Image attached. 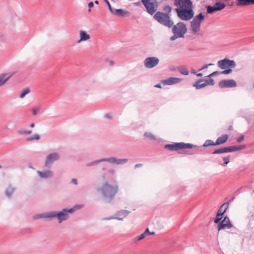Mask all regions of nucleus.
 Segmentation results:
<instances>
[{
	"mask_svg": "<svg viewBox=\"0 0 254 254\" xmlns=\"http://www.w3.org/2000/svg\"><path fill=\"white\" fill-rule=\"evenodd\" d=\"M30 127L32 128L34 127H35V124L34 123L31 124L30 125Z\"/></svg>",
	"mask_w": 254,
	"mask_h": 254,
	"instance_id": "680f3d73",
	"label": "nucleus"
},
{
	"mask_svg": "<svg viewBox=\"0 0 254 254\" xmlns=\"http://www.w3.org/2000/svg\"><path fill=\"white\" fill-rule=\"evenodd\" d=\"M154 234H155V232H150L149 236L151 235H154Z\"/></svg>",
	"mask_w": 254,
	"mask_h": 254,
	"instance_id": "0e129e2a",
	"label": "nucleus"
},
{
	"mask_svg": "<svg viewBox=\"0 0 254 254\" xmlns=\"http://www.w3.org/2000/svg\"><path fill=\"white\" fill-rule=\"evenodd\" d=\"M105 162L117 165H124L127 163L128 160L127 158H117L114 157L104 158Z\"/></svg>",
	"mask_w": 254,
	"mask_h": 254,
	"instance_id": "4468645a",
	"label": "nucleus"
},
{
	"mask_svg": "<svg viewBox=\"0 0 254 254\" xmlns=\"http://www.w3.org/2000/svg\"><path fill=\"white\" fill-rule=\"evenodd\" d=\"M82 205H75L70 208H64L61 210L55 211L56 218L59 223H62L63 221L67 220L69 218V214H72L75 211L82 208Z\"/></svg>",
	"mask_w": 254,
	"mask_h": 254,
	"instance_id": "7ed1b4c3",
	"label": "nucleus"
},
{
	"mask_svg": "<svg viewBox=\"0 0 254 254\" xmlns=\"http://www.w3.org/2000/svg\"><path fill=\"white\" fill-rule=\"evenodd\" d=\"M104 1L107 3V5H108V7L109 8V9L110 12L111 13V12L114 9V8L112 7L111 4H110L109 2L107 0H104Z\"/></svg>",
	"mask_w": 254,
	"mask_h": 254,
	"instance_id": "49530a36",
	"label": "nucleus"
},
{
	"mask_svg": "<svg viewBox=\"0 0 254 254\" xmlns=\"http://www.w3.org/2000/svg\"><path fill=\"white\" fill-rule=\"evenodd\" d=\"M107 173L109 174H110V175H114L116 173V171L115 169H109L108 171H107Z\"/></svg>",
	"mask_w": 254,
	"mask_h": 254,
	"instance_id": "c03bdc74",
	"label": "nucleus"
},
{
	"mask_svg": "<svg viewBox=\"0 0 254 254\" xmlns=\"http://www.w3.org/2000/svg\"><path fill=\"white\" fill-rule=\"evenodd\" d=\"M119 190L118 185L112 186L107 182H105L102 186L97 189L105 200L110 202L114 197Z\"/></svg>",
	"mask_w": 254,
	"mask_h": 254,
	"instance_id": "f257e3e1",
	"label": "nucleus"
},
{
	"mask_svg": "<svg viewBox=\"0 0 254 254\" xmlns=\"http://www.w3.org/2000/svg\"><path fill=\"white\" fill-rule=\"evenodd\" d=\"M222 216H223V215L220 214L219 213H217L216 218L214 220V222L216 224H217V223L219 224L220 223V221L222 218Z\"/></svg>",
	"mask_w": 254,
	"mask_h": 254,
	"instance_id": "58836bf2",
	"label": "nucleus"
},
{
	"mask_svg": "<svg viewBox=\"0 0 254 254\" xmlns=\"http://www.w3.org/2000/svg\"><path fill=\"white\" fill-rule=\"evenodd\" d=\"M204 20L202 13L195 16L190 22L191 29L194 34H197L200 30L201 23Z\"/></svg>",
	"mask_w": 254,
	"mask_h": 254,
	"instance_id": "39448f33",
	"label": "nucleus"
},
{
	"mask_svg": "<svg viewBox=\"0 0 254 254\" xmlns=\"http://www.w3.org/2000/svg\"><path fill=\"white\" fill-rule=\"evenodd\" d=\"M193 146H194L190 143H185L184 142L176 143V150L192 148Z\"/></svg>",
	"mask_w": 254,
	"mask_h": 254,
	"instance_id": "412c9836",
	"label": "nucleus"
},
{
	"mask_svg": "<svg viewBox=\"0 0 254 254\" xmlns=\"http://www.w3.org/2000/svg\"><path fill=\"white\" fill-rule=\"evenodd\" d=\"M11 74L3 73L0 74V87L3 85L11 77Z\"/></svg>",
	"mask_w": 254,
	"mask_h": 254,
	"instance_id": "4be33fe9",
	"label": "nucleus"
},
{
	"mask_svg": "<svg viewBox=\"0 0 254 254\" xmlns=\"http://www.w3.org/2000/svg\"><path fill=\"white\" fill-rule=\"evenodd\" d=\"M43 219L51 220L56 218L55 211H48L43 213Z\"/></svg>",
	"mask_w": 254,
	"mask_h": 254,
	"instance_id": "5701e85b",
	"label": "nucleus"
},
{
	"mask_svg": "<svg viewBox=\"0 0 254 254\" xmlns=\"http://www.w3.org/2000/svg\"><path fill=\"white\" fill-rule=\"evenodd\" d=\"M196 75H197V76H202V74L201 73H197V74H196Z\"/></svg>",
	"mask_w": 254,
	"mask_h": 254,
	"instance_id": "e2e57ef3",
	"label": "nucleus"
},
{
	"mask_svg": "<svg viewBox=\"0 0 254 254\" xmlns=\"http://www.w3.org/2000/svg\"><path fill=\"white\" fill-rule=\"evenodd\" d=\"M251 0V2L252 4H254V0Z\"/></svg>",
	"mask_w": 254,
	"mask_h": 254,
	"instance_id": "69168bd1",
	"label": "nucleus"
},
{
	"mask_svg": "<svg viewBox=\"0 0 254 254\" xmlns=\"http://www.w3.org/2000/svg\"><path fill=\"white\" fill-rule=\"evenodd\" d=\"M94 2H95V4H99V1H98V0H95V1H94Z\"/></svg>",
	"mask_w": 254,
	"mask_h": 254,
	"instance_id": "338daca9",
	"label": "nucleus"
},
{
	"mask_svg": "<svg viewBox=\"0 0 254 254\" xmlns=\"http://www.w3.org/2000/svg\"><path fill=\"white\" fill-rule=\"evenodd\" d=\"M15 190V188L14 187L12 186L11 185L8 186L5 190V195L7 197L10 198Z\"/></svg>",
	"mask_w": 254,
	"mask_h": 254,
	"instance_id": "393cba45",
	"label": "nucleus"
},
{
	"mask_svg": "<svg viewBox=\"0 0 254 254\" xmlns=\"http://www.w3.org/2000/svg\"><path fill=\"white\" fill-rule=\"evenodd\" d=\"M39 111V110L37 108H33L32 109V113L33 115H36L37 114L38 112Z\"/></svg>",
	"mask_w": 254,
	"mask_h": 254,
	"instance_id": "603ef678",
	"label": "nucleus"
},
{
	"mask_svg": "<svg viewBox=\"0 0 254 254\" xmlns=\"http://www.w3.org/2000/svg\"><path fill=\"white\" fill-rule=\"evenodd\" d=\"M111 13L113 15H117L119 17H128L130 15V13L124 9H115L111 12Z\"/></svg>",
	"mask_w": 254,
	"mask_h": 254,
	"instance_id": "a211bd4d",
	"label": "nucleus"
},
{
	"mask_svg": "<svg viewBox=\"0 0 254 254\" xmlns=\"http://www.w3.org/2000/svg\"><path fill=\"white\" fill-rule=\"evenodd\" d=\"M164 10L166 11H168L167 13H164L162 12L158 11L154 15V18L160 24L171 27L174 24L173 21L170 20V12L171 11V8L169 6H166L164 7Z\"/></svg>",
	"mask_w": 254,
	"mask_h": 254,
	"instance_id": "f03ea898",
	"label": "nucleus"
},
{
	"mask_svg": "<svg viewBox=\"0 0 254 254\" xmlns=\"http://www.w3.org/2000/svg\"><path fill=\"white\" fill-rule=\"evenodd\" d=\"M93 5H94V3H93V2H92V1H91V2H89V3H88V7H89V8H91V7H92L93 6Z\"/></svg>",
	"mask_w": 254,
	"mask_h": 254,
	"instance_id": "6e6d98bb",
	"label": "nucleus"
},
{
	"mask_svg": "<svg viewBox=\"0 0 254 254\" xmlns=\"http://www.w3.org/2000/svg\"><path fill=\"white\" fill-rule=\"evenodd\" d=\"M244 135H242L240 137H239L237 139V141H238V142L240 143L244 140Z\"/></svg>",
	"mask_w": 254,
	"mask_h": 254,
	"instance_id": "8fccbe9b",
	"label": "nucleus"
},
{
	"mask_svg": "<svg viewBox=\"0 0 254 254\" xmlns=\"http://www.w3.org/2000/svg\"><path fill=\"white\" fill-rule=\"evenodd\" d=\"M176 11L178 17L183 20L189 21L194 16L193 7L187 8H176Z\"/></svg>",
	"mask_w": 254,
	"mask_h": 254,
	"instance_id": "20e7f679",
	"label": "nucleus"
},
{
	"mask_svg": "<svg viewBox=\"0 0 254 254\" xmlns=\"http://www.w3.org/2000/svg\"><path fill=\"white\" fill-rule=\"evenodd\" d=\"M164 148L171 151H175V144H166L164 146Z\"/></svg>",
	"mask_w": 254,
	"mask_h": 254,
	"instance_id": "ea45409f",
	"label": "nucleus"
},
{
	"mask_svg": "<svg viewBox=\"0 0 254 254\" xmlns=\"http://www.w3.org/2000/svg\"><path fill=\"white\" fill-rule=\"evenodd\" d=\"M103 162H105L104 158H101L99 160H95L91 162H90L86 164V166L90 167V166H95V165L99 164L100 163Z\"/></svg>",
	"mask_w": 254,
	"mask_h": 254,
	"instance_id": "7c9ffc66",
	"label": "nucleus"
},
{
	"mask_svg": "<svg viewBox=\"0 0 254 254\" xmlns=\"http://www.w3.org/2000/svg\"><path fill=\"white\" fill-rule=\"evenodd\" d=\"M245 146H232L226 147L221 148L218 149L214 150L213 152V154H221L226 152H234L237 150H240L242 149L245 148Z\"/></svg>",
	"mask_w": 254,
	"mask_h": 254,
	"instance_id": "1a4fd4ad",
	"label": "nucleus"
},
{
	"mask_svg": "<svg viewBox=\"0 0 254 254\" xmlns=\"http://www.w3.org/2000/svg\"><path fill=\"white\" fill-rule=\"evenodd\" d=\"M187 31L186 25L183 22H179L176 25V39L183 37Z\"/></svg>",
	"mask_w": 254,
	"mask_h": 254,
	"instance_id": "f8f14e48",
	"label": "nucleus"
},
{
	"mask_svg": "<svg viewBox=\"0 0 254 254\" xmlns=\"http://www.w3.org/2000/svg\"><path fill=\"white\" fill-rule=\"evenodd\" d=\"M142 166V164H137L134 166L135 168L140 167Z\"/></svg>",
	"mask_w": 254,
	"mask_h": 254,
	"instance_id": "4d7b16f0",
	"label": "nucleus"
},
{
	"mask_svg": "<svg viewBox=\"0 0 254 254\" xmlns=\"http://www.w3.org/2000/svg\"><path fill=\"white\" fill-rule=\"evenodd\" d=\"M40 137L38 134H35L32 136H31L30 137H28L27 138V141H30L33 140H39L40 139Z\"/></svg>",
	"mask_w": 254,
	"mask_h": 254,
	"instance_id": "4c0bfd02",
	"label": "nucleus"
},
{
	"mask_svg": "<svg viewBox=\"0 0 254 254\" xmlns=\"http://www.w3.org/2000/svg\"><path fill=\"white\" fill-rule=\"evenodd\" d=\"M218 65L221 69H226L230 67L234 68L236 64L234 61L225 59L219 61L218 62Z\"/></svg>",
	"mask_w": 254,
	"mask_h": 254,
	"instance_id": "ddd939ff",
	"label": "nucleus"
},
{
	"mask_svg": "<svg viewBox=\"0 0 254 254\" xmlns=\"http://www.w3.org/2000/svg\"><path fill=\"white\" fill-rule=\"evenodd\" d=\"M172 31L174 35L170 37V40L172 41L175 40V26H174L172 29Z\"/></svg>",
	"mask_w": 254,
	"mask_h": 254,
	"instance_id": "09e8293b",
	"label": "nucleus"
},
{
	"mask_svg": "<svg viewBox=\"0 0 254 254\" xmlns=\"http://www.w3.org/2000/svg\"><path fill=\"white\" fill-rule=\"evenodd\" d=\"M224 165H227L230 161V156H227L223 158Z\"/></svg>",
	"mask_w": 254,
	"mask_h": 254,
	"instance_id": "79ce46f5",
	"label": "nucleus"
},
{
	"mask_svg": "<svg viewBox=\"0 0 254 254\" xmlns=\"http://www.w3.org/2000/svg\"><path fill=\"white\" fill-rule=\"evenodd\" d=\"M155 87H156V88H162V86L160 84H156L155 86H154Z\"/></svg>",
	"mask_w": 254,
	"mask_h": 254,
	"instance_id": "052dcab7",
	"label": "nucleus"
},
{
	"mask_svg": "<svg viewBox=\"0 0 254 254\" xmlns=\"http://www.w3.org/2000/svg\"><path fill=\"white\" fill-rule=\"evenodd\" d=\"M32 130H25V129H21L17 131L18 134L20 135H25V134H29L32 133Z\"/></svg>",
	"mask_w": 254,
	"mask_h": 254,
	"instance_id": "c9c22d12",
	"label": "nucleus"
},
{
	"mask_svg": "<svg viewBox=\"0 0 254 254\" xmlns=\"http://www.w3.org/2000/svg\"><path fill=\"white\" fill-rule=\"evenodd\" d=\"M146 237H147L146 235L144 233H143L140 235L136 237L133 240V241L134 242L139 241L144 239Z\"/></svg>",
	"mask_w": 254,
	"mask_h": 254,
	"instance_id": "e433bc0d",
	"label": "nucleus"
},
{
	"mask_svg": "<svg viewBox=\"0 0 254 254\" xmlns=\"http://www.w3.org/2000/svg\"><path fill=\"white\" fill-rule=\"evenodd\" d=\"M161 83L163 85H171L175 84V77H170L168 79L162 80Z\"/></svg>",
	"mask_w": 254,
	"mask_h": 254,
	"instance_id": "a878e982",
	"label": "nucleus"
},
{
	"mask_svg": "<svg viewBox=\"0 0 254 254\" xmlns=\"http://www.w3.org/2000/svg\"><path fill=\"white\" fill-rule=\"evenodd\" d=\"M218 11L221 10L225 7V4L221 2H217L214 5Z\"/></svg>",
	"mask_w": 254,
	"mask_h": 254,
	"instance_id": "2f4dec72",
	"label": "nucleus"
},
{
	"mask_svg": "<svg viewBox=\"0 0 254 254\" xmlns=\"http://www.w3.org/2000/svg\"><path fill=\"white\" fill-rule=\"evenodd\" d=\"M177 70L180 73L185 75H188L189 72L187 67L184 65L178 66Z\"/></svg>",
	"mask_w": 254,
	"mask_h": 254,
	"instance_id": "cd10ccee",
	"label": "nucleus"
},
{
	"mask_svg": "<svg viewBox=\"0 0 254 254\" xmlns=\"http://www.w3.org/2000/svg\"><path fill=\"white\" fill-rule=\"evenodd\" d=\"M80 39L77 41V43L79 44L83 41H86L90 39V36L86 31L80 30L79 32Z\"/></svg>",
	"mask_w": 254,
	"mask_h": 254,
	"instance_id": "aec40b11",
	"label": "nucleus"
},
{
	"mask_svg": "<svg viewBox=\"0 0 254 254\" xmlns=\"http://www.w3.org/2000/svg\"><path fill=\"white\" fill-rule=\"evenodd\" d=\"M71 183L75 185H77L78 184L77 180L76 179H74V178L72 179L71 180Z\"/></svg>",
	"mask_w": 254,
	"mask_h": 254,
	"instance_id": "3c124183",
	"label": "nucleus"
},
{
	"mask_svg": "<svg viewBox=\"0 0 254 254\" xmlns=\"http://www.w3.org/2000/svg\"><path fill=\"white\" fill-rule=\"evenodd\" d=\"M176 5L179 8H187L193 7L190 0H176Z\"/></svg>",
	"mask_w": 254,
	"mask_h": 254,
	"instance_id": "f3484780",
	"label": "nucleus"
},
{
	"mask_svg": "<svg viewBox=\"0 0 254 254\" xmlns=\"http://www.w3.org/2000/svg\"><path fill=\"white\" fill-rule=\"evenodd\" d=\"M217 11L218 10L214 5H213V6H208L207 7V12L208 13L211 14Z\"/></svg>",
	"mask_w": 254,
	"mask_h": 254,
	"instance_id": "473e14b6",
	"label": "nucleus"
},
{
	"mask_svg": "<svg viewBox=\"0 0 254 254\" xmlns=\"http://www.w3.org/2000/svg\"><path fill=\"white\" fill-rule=\"evenodd\" d=\"M222 74L221 73V71H214L213 73L210 74L207 76L208 77H211V76L217 75H219V74Z\"/></svg>",
	"mask_w": 254,
	"mask_h": 254,
	"instance_id": "37998d69",
	"label": "nucleus"
},
{
	"mask_svg": "<svg viewBox=\"0 0 254 254\" xmlns=\"http://www.w3.org/2000/svg\"><path fill=\"white\" fill-rule=\"evenodd\" d=\"M182 79L179 78H176V83H177L180 81H181Z\"/></svg>",
	"mask_w": 254,
	"mask_h": 254,
	"instance_id": "bf43d9fd",
	"label": "nucleus"
},
{
	"mask_svg": "<svg viewBox=\"0 0 254 254\" xmlns=\"http://www.w3.org/2000/svg\"><path fill=\"white\" fill-rule=\"evenodd\" d=\"M214 82L213 80L211 78H209L208 79L202 80L200 79L196 81L194 84V86L196 89H200L203 88L208 85H214Z\"/></svg>",
	"mask_w": 254,
	"mask_h": 254,
	"instance_id": "2eb2a0df",
	"label": "nucleus"
},
{
	"mask_svg": "<svg viewBox=\"0 0 254 254\" xmlns=\"http://www.w3.org/2000/svg\"><path fill=\"white\" fill-rule=\"evenodd\" d=\"M30 92V90L29 88H25L24 89L20 94H19V97L20 98H24L27 94H28Z\"/></svg>",
	"mask_w": 254,
	"mask_h": 254,
	"instance_id": "f704fd0d",
	"label": "nucleus"
},
{
	"mask_svg": "<svg viewBox=\"0 0 254 254\" xmlns=\"http://www.w3.org/2000/svg\"><path fill=\"white\" fill-rule=\"evenodd\" d=\"M232 71V70L231 69H225L222 71H221V73L222 74H226L230 73Z\"/></svg>",
	"mask_w": 254,
	"mask_h": 254,
	"instance_id": "a18cd8bd",
	"label": "nucleus"
},
{
	"mask_svg": "<svg viewBox=\"0 0 254 254\" xmlns=\"http://www.w3.org/2000/svg\"><path fill=\"white\" fill-rule=\"evenodd\" d=\"M228 137L229 135L228 134H223L217 139L215 144L219 145L225 143L227 142Z\"/></svg>",
	"mask_w": 254,
	"mask_h": 254,
	"instance_id": "b1692460",
	"label": "nucleus"
},
{
	"mask_svg": "<svg viewBox=\"0 0 254 254\" xmlns=\"http://www.w3.org/2000/svg\"><path fill=\"white\" fill-rule=\"evenodd\" d=\"M229 202H227L223 204L219 208V210L217 212V213H219L220 214L223 215L224 213L226 212L227 208L229 206Z\"/></svg>",
	"mask_w": 254,
	"mask_h": 254,
	"instance_id": "bb28decb",
	"label": "nucleus"
},
{
	"mask_svg": "<svg viewBox=\"0 0 254 254\" xmlns=\"http://www.w3.org/2000/svg\"><path fill=\"white\" fill-rule=\"evenodd\" d=\"M39 179L42 180H47L53 178L54 176V172L51 169H44L42 170H37L36 171Z\"/></svg>",
	"mask_w": 254,
	"mask_h": 254,
	"instance_id": "6e6552de",
	"label": "nucleus"
},
{
	"mask_svg": "<svg viewBox=\"0 0 254 254\" xmlns=\"http://www.w3.org/2000/svg\"><path fill=\"white\" fill-rule=\"evenodd\" d=\"M108 63H109V64H110V65H113L114 64V62L113 61H108Z\"/></svg>",
	"mask_w": 254,
	"mask_h": 254,
	"instance_id": "13d9d810",
	"label": "nucleus"
},
{
	"mask_svg": "<svg viewBox=\"0 0 254 254\" xmlns=\"http://www.w3.org/2000/svg\"><path fill=\"white\" fill-rule=\"evenodd\" d=\"M144 135L147 137L150 138L151 140H155L158 141V142H161L162 141V139L161 138H157L155 137V136L149 132H145L144 134Z\"/></svg>",
	"mask_w": 254,
	"mask_h": 254,
	"instance_id": "c85d7f7f",
	"label": "nucleus"
},
{
	"mask_svg": "<svg viewBox=\"0 0 254 254\" xmlns=\"http://www.w3.org/2000/svg\"><path fill=\"white\" fill-rule=\"evenodd\" d=\"M141 2L150 15H153L157 11L158 4L155 0H141Z\"/></svg>",
	"mask_w": 254,
	"mask_h": 254,
	"instance_id": "0eeeda50",
	"label": "nucleus"
},
{
	"mask_svg": "<svg viewBox=\"0 0 254 254\" xmlns=\"http://www.w3.org/2000/svg\"><path fill=\"white\" fill-rule=\"evenodd\" d=\"M159 60L155 57H147L143 61L144 66L146 68H152L158 64Z\"/></svg>",
	"mask_w": 254,
	"mask_h": 254,
	"instance_id": "9d476101",
	"label": "nucleus"
},
{
	"mask_svg": "<svg viewBox=\"0 0 254 254\" xmlns=\"http://www.w3.org/2000/svg\"><path fill=\"white\" fill-rule=\"evenodd\" d=\"M233 227L232 224L230 222L229 217L226 216L224 219L221 221L218 225V230L220 231L223 229H230Z\"/></svg>",
	"mask_w": 254,
	"mask_h": 254,
	"instance_id": "dca6fc26",
	"label": "nucleus"
},
{
	"mask_svg": "<svg viewBox=\"0 0 254 254\" xmlns=\"http://www.w3.org/2000/svg\"><path fill=\"white\" fill-rule=\"evenodd\" d=\"M216 145H217L215 144V142H213L211 140L208 139L205 141V142L204 143L203 146L204 147H207V146H216Z\"/></svg>",
	"mask_w": 254,
	"mask_h": 254,
	"instance_id": "72a5a7b5",
	"label": "nucleus"
},
{
	"mask_svg": "<svg viewBox=\"0 0 254 254\" xmlns=\"http://www.w3.org/2000/svg\"><path fill=\"white\" fill-rule=\"evenodd\" d=\"M43 213H41V214H36V215H35L33 216V219H40V218H42L43 219Z\"/></svg>",
	"mask_w": 254,
	"mask_h": 254,
	"instance_id": "a19ab883",
	"label": "nucleus"
},
{
	"mask_svg": "<svg viewBox=\"0 0 254 254\" xmlns=\"http://www.w3.org/2000/svg\"><path fill=\"white\" fill-rule=\"evenodd\" d=\"M236 4L240 6H245L252 4L250 0H237Z\"/></svg>",
	"mask_w": 254,
	"mask_h": 254,
	"instance_id": "c756f323",
	"label": "nucleus"
},
{
	"mask_svg": "<svg viewBox=\"0 0 254 254\" xmlns=\"http://www.w3.org/2000/svg\"><path fill=\"white\" fill-rule=\"evenodd\" d=\"M61 158V155L59 152H53L48 154L44 161V167H51L55 162L59 160Z\"/></svg>",
	"mask_w": 254,
	"mask_h": 254,
	"instance_id": "423d86ee",
	"label": "nucleus"
},
{
	"mask_svg": "<svg viewBox=\"0 0 254 254\" xmlns=\"http://www.w3.org/2000/svg\"><path fill=\"white\" fill-rule=\"evenodd\" d=\"M104 117L106 119H109V120H112V115L110 113H108L105 115Z\"/></svg>",
	"mask_w": 254,
	"mask_h": 254,
	"instance_id": "de8ad7c7",
	"label": "nucleus"
},
{
	"mask_svg": "<svg viewBox=\"0 0 254 254\" xmlns=\"http://www.w3.org/2000/svg\"><path fill=\"white\" fill-rule=\"evenodd\" d=\"M212 64H206L205 65H204L203 66H202L199 70L200 71V70H202V69L205 68H207L209 65H212Z\"/></svg>",
	"mask_w": 254,
	"mask_h": 254,
	"instance_id": "5fc2aeb1",
	"label": "nucleus"
},
{
	"mask_svg": "<svg viewBox=\"0 0 254 254\" xmlns=\"http://www.w3.org/2000/svg\"><path fill=\"white\" fill-rule=\"evenodd\" d=\"M147 237L149 236L150 231L149 230L148 228H146L145 230V231L143 232Z\"/></svg>",
	"mask_w": 254,
	"mask_h": 254,
	"instance_id": "864d4df0",
	"label": "nucleus"
},
{
	"mask_svg": "<svg viewBox=\"0 0 254 254\" xmlns=\"http://www.w3.org/2000/svg\"><path fill=\"white\" fill-rule=\"evenodd\" d=\"M130 213V211L126 210H121L117 211L114 216L105 218L104 220H109L111 219H117L123 221Z\"/></svg>",
	"mask_w": 254,
	"mask_h": 254,
	"instance_id": "9b49d317",
	"label": "nucleus"
},
{
	"mask_svg": "<svg viewBox=\"0 0 254 254\" xmlns=\"http://www.w3.org/2000/svg\"><path fill=\"white\" fill-rule=\"evenodd\" d=\"M219 85L221 88L233 87L237 86L236 82L234 80H224L219 82Z\"/></svg>",
	"mask_w": 254,
	"mask_h": 254,
	"instance_id": "6ab92c4d",
	"label": "nucleus"
},
{
	"mask_svg": "<svg viewBox=\"0 0 254 254\" xmlns=\"http://www.w3.org/2000/svg\"><path fill=\"white\" fill-rule=\"evenodd\" d=\"M192 72L194 74H195L196 73V72L193 71V70H192Z\"/></svg>",
	"mask_w": 254,
	"mask_h": 254,
	"instance_id": "774afa93",
	"label": "nucleus"
}]
</instances>
